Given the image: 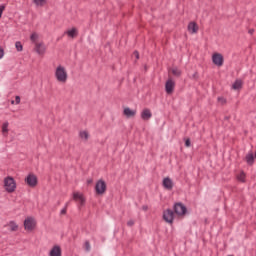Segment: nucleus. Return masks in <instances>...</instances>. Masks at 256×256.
<instances>
[{"label":"nucleus","mask_w":256,"mask_h":256,"mask_svg":"<svg viewBox=\"0 0 256 256\" xmlns=\"http://www.w3.org/2000/svg\"><path fill=\"white\" fill-rule=\"evenodd\" d=\"M255 158H256V151H255Z\"/></svg>","instance_id":"nucleus-43"},{"label":"nucleus","mask_w":256,"mask_h":256,"mask_svg":"<svg viewBox=\"0 0 256 256\" xmlns=\"http://www.w3.org/2000/svg\"><path fill=\"white\" fill-rule=\"evenodd\" d=\"M174 213L176 215H185L187 213V207L183 203H176L174 205Z\"/></svg>","instance_id":"nucleus-7"},{"label":"nucleus","mask_w":256,"mask_h":256,"mask_svg":"<svg viewBox=\"0 0 256 256\" xmlns=\"http://www.w3.org/2000/svg\"><path fill=\"white\" fill-rule=\"evenodd\" d=\"M241 87H243V82L241 80H236L232 85V88L235 90L241 89Z\"/></svg>","instance_id":"nucleus-20"},{"label":"nucleus","mask_w":256,"mask_h":256,"mask_svg":"<svg viewBox=\"0 0 256 256\" xmlns=\"http://www.w3.org/2000/svg\"><path fill=\"white\" fill-rule=\"evenodd\" d=\"M8 226L10 227V231H18L19 229V225H17L15 221H10Z\"/></svg>","instance_id":"nucleus-18"},{"label":"nucleus","mask_w":256,"mask_h":256,"mask_svg":"<svg viewBox=\"0 0 256 256\" xmlns=\"http://www.w3.org/2000/svg\"><path fill=\"white\" fill-rule=\"evenodd\" d=\"M165 91L168 95H171V93H173V91H175V81H173V79L169 78L166 81L165 84Z\"/></svg>","instance_id":"nucleus-8"},{"label":"nucleus","mask_w":256,"mask_h":256,"mask_svg":"<svg viewBox=\"0 0 256 256\" xmlns=\"http://www.w3.org/2000/svg\"><path fill=\"white\" fill-rule=\"evenodd\" d=\"M142 209H143L144 211H147L148 207H147V206H143Z\"/></svg>","instance_id":"nucleus-39"},{"label":"nucleus","mask_w":256,"mask_h":256,"mask_svg":"<svg viewBox=\"0 0 256 256\" xmlns=\"http://www.w3.org/2000/svg\"><path fill=\"white\" fill-rule=\"evenodd\" d=\"M85 249L86 251H91V244L89 243V241L85 242Z\"/></svg>","instance_id":"nucleus-28"},{"label":"nucleus","mask_w":256,"mask_h":256,"mask_svg":"<svg viewBox=\"0 0 256 256\" xmlns=\"http://www.w3.org/2000/svg\"><path fill=\"white\" fill-rule=\"evenodd\" d=\"M254 31L255 30H253V29L249 30L250 35H253Z\"/></svg>","instance_id":"nucleus-38"},{"label":"nucleus","mask_w":256,"mask_h":256,"mask_svg":"<svg viewBox=\"0 0 256 256\" xmlns=\"http://www.w3.org/2000/svg\"><path fill=\"white\" fill-rule=\"evenodd\" d=\"M246 162L248 165H253V163H255V156H253V153L246 155Z\"/></svg>","instance_id":"nucleus-17"},{"label":"nucleus","mask_w":256,"mask_h":256,"mask_svg":"<svg viewBox=\"0 0 256 256\" xmlns=\"http://www.w3.org/2000/svg\"><path fill=\"white\" fill-rule=\"evenodd\" d=\"M185 147H191V140L189 138L185 141Z\"/></svg>","instance_id":"nucleus-33"},{"label":"nucleus","mask_w":256,"mask_h":256,"mask_svg":"<svg viewBox=\"0 0 256 256\" xmlns=\"http://www.w3.org/2000/svg\"><path fill=\"white\" fill-rule=\"evenodd\" d=\"M3 11H5V5L0 6V19L3 17Z\"/></svg>","instance_id":"nucleus-31"},{"label":"nucleus","mask_w":256,"mask_h":256,"mask_svg":"<svg viewBox=\"0 0 256 256\" xmlns=\"http://www.w3.org/2000/svg\"><path fill=\"white\" fill-rule=\"evenodd\" d=\"M21 103V97L20 96H16L15 97V105H19Z\"/></svg>","instance_id":"nucleus-32"},{"label":"nucleus","mask_w":256,"mask_h":256,"mask_svg":"<svg viewBox=\"0 0 256 256\" xmlns=\"http://www.w3.org/2000/svg\"><path fill=\"white\" fill-rule=\"evenodd\" d=\"M36 7H45L47 5V0H33Z\"/></svg>","instance_id":"nucleus-19"},{"label":"nucleus","mask_w":256,"mask_h":256,"mask_svg":"<svg viewBox=\"0 0 256 256\" xmlns=\"http://www.w3.org/2000/svg\"><path fill=\"white\" fill-rule=\"evenodd\" d=\"M66 35H68V37H71L72 39L77 37V35H78L77 28H72V29L66 31Z\"/></svg>","instance_id":"nucleus-16"},{"label":"nucleus","mask_w":256,"mask_h":256,"mask_svg":"<svg viewBox=\"0 0 256 256\" xmlns=\"http://www.w3.org/2000/svg\"><path fill=\"white\" fill-rule=\"evenodd\" d=\"M218 101L219 103H222V105H225V103H227V100L223 97H218Z\"/></svg>","instance_id":"nucleus-30"},{"label":"nucleus","mask_w":256,"mask_h":256,"mask_svg":"<svg viewBox=\"0 0 256 256\" xmlns=\"http://www.w3.org/2000/svg\"><path fill=\"white\" fill-rule=\"evenodd\" d=\"M212 62L214 63V65H217V67H223V55L221 53H214L212 55Z\"/></svg>","instance_id":"nucleus-6"},{"label":"nucleus","mask_w":256,"mask_h":256,"mask_svg":"<svg viewBox=\"0 0 256 256\" xmlns=\"http://www.w3.org/2000/svg\"><path fill=\"white\" fill-rule=\"evenodd\" d=\"M188 31H190V33H197V31H199V27L197 26V23L195 22H191L188 25Z\"/></svg>","instance_id":"nucleus-15"},{"label":"nucleus","mask_w":256,"mask_h":256,"mask_svg":"<svg viewBox=\"0 0 256 256\" xmlns=\"http://www.w3.org/2000/svg\"><path fill=\"white\" fill-rule=\"evenodd\" d=\"M15 47H16V50H17L18 52L23 51V44L21 43V41H17V42L15 43Z\"/></svg>","instance_id":"nucleus-25"},{"label":"nucleus","mask_w":256,"mask_h":256,"mask_svg":"<svg viewBox=\"0 0 256 256\" xmlns=\"http://www.w3.org/2000/svg\"><path fill=\"white\" fill-rule=\"evenodd\" d=\"M11 105H15V100H11Z\"/></svg>","instance_id":"nucleus-40"},{"label":"nucleus","mask_w":256,"mask_h":256,"mask_svg":"<svg viewBox=\"0 0 256 256\" xmlns=\"http://www.w3.org/2000/svg\"><path fill=\"white\" fill-rule=\"evenodd\" d=\"M2 133L5 135V133H9V122H4L2 125Z\"/></svg>","instance_id":"nucleus-22"},{"label":"nucleus","mask_w":256,"mask_h":256,"mask_svg":"<svg viewBox=\"0 0 256 256\" xmlns=\"http://www.w3.org/2000/svg\"><path fill=\"white\" fill-rule=\"evenodd\" d=\"M134 56L136 57V59H139V51H134Z\"/></svg>","instance_id":"nucleus-36"},{"label":"nucleus","mask_w":256,"mask_h":256,"mask_svg":"<svg viewBox=\"0 0 256 256\" xmlns=\"http://www.w3.org/2000/svg\"><path fill=\"white\" fill-rule=\"evenodd\" d=\"M25 181L30 187H33V174H29Z\"/></svg>","instance_id":"nucleus-23"},{"label":"nucleus","mask_w":256,"mask_h":256,"mask_svg":"<svg viewBox=\"0 0 256 256\" xmlns=\"http://www.w3.org/2000/svg\"><path fill=\"white\" fill-rule=\"evenodd\" d=\"M237 179L240 181V183H245V172H240L237 175Z\"/></svg>","instance_id":"nucleus-24"},{"label":"nucleus","mask_w":256,"mask_h":256,"mask_svg":"<svg viewBox=\"0 0 256 256\" xmlns=\"http://www.w3.org/2000/svg\"><path fill=\"white\" fill-rule=\"evenodd\" d=\"M67 207H69V203H66L65 207L60 211V215H67Z\"/></svg>","instance_id":"nucleus-27"},{"label":"nucleus","mask_w":256,"mask_h":256,"mask_svg":"<svg viewBox=\"0 0 256 256\" xmlns=\"http://www.w3.org/2000/svg\"><path fill=\"white\" fill-rule=\"evenodd\" d=\"M133 225H135V221L129 220V221L127 222V226H128V227H133Z\"/></svg>","instance_id":"nucleus-34"},{"label":"nucleus","mask_w":256,"mask_h":256,"mask_svg":"<svg viewBox=\"0 0 256 256\" xmlns=\"http://www.w3.org/2000/svg\"><path fill=\"white\" fill-rule=\"evenodd\" d=\"M142 121H149L151 117H153V113H151V110L149 108H145L140 115Z\"/></svg>","instance_id":"nucleus-10"},{"label":"nucleus","mask_w":256,"mask_h":256,"mask_svg":"<svg viewBox=\"0 0 256 256\" xmlns=\"http://www.w3.org/2000/svg\"><path fill=\"white\" fill-rule=\"evenodd\" d=\"M87 183H88V185H91V183H93V180L92 179L87 180Z\"/></svg>","instance_id":"nucleus-37"},{"label":"nucleus","mask_w":256,"mask_h":256,"mask_svg":"<svg viewBox=\"0 0 256 256\" xmlns=\"http://www.w3.org/2000/svg\"><path fill=\"white\" fill-rule=\"evenodd\" d=\"M5 57V50L0 46V59H3Z\"/></svg>","instance_id":"nucleus-29"},{"label":"nucleus","mask_w":256,"mask_h":256,"mask_svg":"<svg viewBox=\"0 0 256 256\" xmlns=\"http://www.w3.org/2000/svg\"><path fill=\"white\" fill-rule=\"evenodd\" d=\"M55 77L59 83H67L68 74L65 67L59 65L55 71Z\"/></svg>","instance_id":"nucleus-2"},{"label":"nucleus","mask_w":256,"mask_h":256,"mask_svg":"<svg viewBox=\"0 0 256 256\" xmlns=\"http://www.w3.org/2000/svg\"><path fill=\"white\" fill-rule=\"evenodd\" d=\"M73 200L79 201L80 205H85V198L83 197V194H81L79 192L73 193Z\"/></svg>","instance_id":"nucleus-12"},{"label":"nucleus","mask_w":256,"mask_h":256,"mask_svg":"<svg viewBox=\"0 0 256 256\" xmlns=\"http://www.w3.org/2000/svg\"><path fill=\"white\" fill-rule=\"evenodd\" d=\"M38 39L39 35L33 33L34 52L37 53L39 57H45V53H47V45H45L44 41Z\"/></svg>","instance_id":"nucleus-1"},{"label":"nucleus","mask_w":256,"mask_h":256,"mask_svg":"<svg viewBox=\"0 0 256 256\" xmlns=\"http://www.w3.org/2000/svg\"><path fill=\"white\" fill-rule=\"evenodd\" d=\"M172 75H175V77H181V71L179 70V68H173Z\"/></svg>","instance_id":"nucleus-26"},{"label":"nucleus","mask_w":256,"mask_h":256,"mask_svg":"<svg viewBox=\"0 0 256 256\" xmlns=\"http://www.w3.org/2000/svg\"><path fill=\"white\" fill-rule=\"evenodd\" d=\"M162 186L164 189H167V191H172L173 190V180L169 177H166L162 181Z\"/></svg>","instance_id":"nucleus-9"},{"label":"nucleus","mask_w":256,"mask_h":256,"mask_svg":"<svg viewBox=\"0 0 256 256\" xmlns=\"http://www.w3.org/2000/svg\"><path fill=\"white\" fill-rule=\"evenodd\" d=\"M96 195H104L107 191V183L104 180H98L95 185Z\"/></svg>","instance_id":"nucleus-4"},{"label":"nucleus","mask_w":256,"mask_h":256,"mask_svg":"<svg viewBox=\"0 0 256 256\" xmlns=\"http://www.w3.org/2000/svg\"><path fill=\"white\" fill-rule=\"evenodd\" d=\"M123 114L130 119V117H135L137 115V110H131V108L127 107L124 109Z\"/></svg>","instance_id":"nucleus-13"},{"label":"nucleus","mask_w":256,"mask_h":256,"mask_svg":"<svg viewBox=\"0 0 256 256\" xmlns=\"http://www.w3.org/2000/svg\"><path fill=\"white\" fill-rule=\"evenodd\" d=\"M37 185V176H33V187Z\"/></svg>","instance_id":"nucleus-35"},{"label":"nucleus","mask_w":256,"mask_h":256,"mask_svg":"<svg viewBox=\"0 0 256 256\" xmlns=\"http://www.w3.org/2000/svg\"><path fill=\"white\" fill-rule=\"evenodd\" d=\"M25 231H33V217L29 216L24 220Z\"/></svg>","instance_id":"nucleus-11"},{"label":"nucleus","mask_w":256,"mask_h":256,"mask_svg":"<svg viewBox=\"0 0 256 256\" xmlns=\"http://www.w3.org/2000/svg\"><path fill=\"white\" fill-rule=\"evenodd\" d=\"M50 256H61V247L60 246H54L50 253H49Z\"/></svg>","instance_id":"nucleus-14"},{"label":"nucleus","mask_w":256,"mask_h":256,"mask_svg":"<svg viewBox=\"0 0 256 256\" xmlns=\"http://www.w3.org/2000/svg\"><path fill=\"white\" fill-rule=\"evenodd\" d=\"M30 39H31V41H33V34L30 35Z\"/></svg>","instance_id":"nucleus-41"},{"label":"nucleus","mask_w":256,"mask_h":256,"mask_svg":"<svg viewBox=\"0 0 256 256\" xmlns=\"http://www.w3.org/2000/svg\"><path fill=\"white\" fill-rule=\"evenodd\" d=\"M79 137L81 139H84V141H88L89 140V132L88 131H81L79 133Z\"/></svg>","instance_id":"nucleus-21"},{"label":"nucleus","mask_w":256,"mask_h":256,"mask_svg":"<svg viewBox=\"0 0 256 256\" xmlns=\"http://www.w3.org/2000/svg\"><path fill=\"white\" fill-rule=\"evenodd\" d=\"M163 219L166 221V223H169L170 225L173 224V221L175 219V212L171 209H167L163 212Z\"/></svg>","instance_id":"nucleus-5"},{"label":"nucleus","mask_w":256,"mask_h":256,"mask_svg":"<svg viewBox=\"0 0 256 256\" xmlns=\"http://www.w3.org/2000/svg\"><path fill=\"white\" fill-rule=\"evenodd\" d=\"M4 188L7 193H14L15 189H17L15 179L11 176L4 178Z\"/></svg>","instance_id":"nucleus-3"},{"label":"nucleus","mask_w":256,"mask_h":256,"mask_svg":"<svg viewBox=\"0 0 256 256\" xmlns=\"http://www.w3.org/2000/svg\"><path fill=\"white\" fill-rule=\"evenodd\" d=\"M193 77H194V78L197 77V73H195V74L193 75Z\"/></svg>","instance_id":"nucleus-42"}]
</instances>
